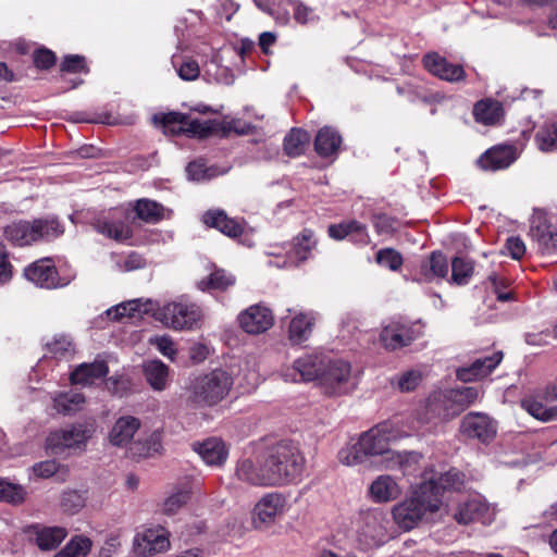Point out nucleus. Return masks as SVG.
<instances>
[{"instance_id":"obj_1","label":"nucleus","mask_w":557,"mask_h":557,"mask_svg":"<svg viewBox=\"0 0 557 557\" xmlns=\"http://www.w3.org/2000/svg\"><path fill=\"white\" fill-rule=\"evenodd\" d=\"M406 436L394 423L384 421L363 432L351 446L339 450L338 458L343 465L356 466L364 462L367 458L386 453L391 443Z\"/></svg>"},{"instance_id":"obj_2","label":"nucleus","mask_w":557,"mask_h":557,"mask_svg":"<svg viewBox=\"0 0 557 557\" xmlns=\"http://www.w3.org/2000/svg\"><path fill=\"white\" fill-rule=\"evenodd\" d=\"M64 224L58 216L47 215L33 221L14 222L4 228V236L13 245L23 247L38 242H52L64 234Z\"/></svg>"},{"instance_id":"obj_3","label":"nucleus","mask_w":557,"mask_h":557,"mask_svg":"<svg viewBox=\"0 0 557 557\" xmlns=\"http://www.w3.org/2000/svg\"><path fill=\"white\" fill-rule=\"evenodd\" d=\"M431 485L421 484L412 496L394 506L392 510L395 523L404 531H410L426 516L438 511L440 497L431 495Z\"/></svg>"},{"instance_id":"obj_4","label":"nucleus","mask_w":557,"mask_h":557,"mask_svg":"<svg viewBox=\"0 0 557 557\" xmlns=\"http://www.w3.org/2000/svg\"><path fill=\"white\" fill-rule=\"evenodd\" d=\"M232 375L223 369L194 377L187 387L188 398L199 406H214L223 400L233 386Z\"/></svg>"},{"instance_id":"obj_5","label":"nucleus","mask_w":557,"mask_h":557,"mask_svg":"<svg viewBox=\"0 0 557 557\" xmlns=\"http://www.w3.org/2000/svg\"><path fill=\"white\" fill-rule=\"evenodd\" d=\"M268 458L276 485L297 480L305 470V457L298 446L290 442L283 441L275 445Z\"/></svg>"},{"instance_id":"obj_6","label":"nucleus","mask_w":557,"mask_h":557,"mask_svg":"<svg viewBox=\"0 0 557 557\" xmlns=\"http://www.w3.org/2000/svg\"><path fill=\"white\" fill-rule=\"evenodd\" d=\"M140 428V420L133 416L120 417L113 424L109 441L117 447L129 446L132 456L147 457L156 450V437L151 436L146 442L137 441L132 443L135 434Z\"/></svg>"},{"instance_id":"obj_7","label":"nucleus","mask_w":557,"mask_h":557,"mask_svg":"<svg viewBox=\"0 0 557 557\" xmlns=\"http://www.w3.org/2000/svg\"><path fill=\"white\" fill-rule=\"evenodd\" d=\"M388 520L380 509L362 511L357 521V541L363 549L377 547L388 539Z\"/></svg>"},{"instance_id":"obj_8","label":"nucleus","mask_w":557,"mask_h":557,"mask_svg":"<svg viewBox=\"0 0 557 557\" xmlns=\"http://www.w3.org/2000/svg\"><path fill=\"white\" fill-rule=\"evenodd\" d=\"M154 317L174 330H188L201 318L198 306L184 300L171 301L159 308Z\"/></svg>"},{"instance_id":"obj_9","label":"nucleus","mask_w":557,"mask_h":557,"mask_svg":"<svg viewBox=\"0 0 557 557\" xmlns=\"http://www.w3.org/2000/svg\"><path fill=\"white\" fill-rule=\"evenodd\" d=\"M320 385L324 394L329 396H339L351 392L356 384L351 379L350 364L344 360H327Z\"/></svg>"},{"instance_id":"obj_10","label":"nucleus","mask_w":557,"mask_h":557,"mask_svg":"<svg viewBox=\"0 0 557 557\" xmlns=\"http://www.w3.org/2000/svg\"><path fill=\"white\" fill-rule=\"evenodd\" d=\"M286 498L282 493L264 494L253 507L252 522L256 529H268L280 519L286 510Z\"/></svg>"},{"instance_id":"obj_11","label":"nucleus","mask_w":557,"mask_h":557,"mask_svg":"<svg viewBox=\"0 0 557 557\" xmlns=\"http://www.w3.org/2000/svg\"><path fill=\"white\" fill-rule=\"evenodd\" d=\"M25 276L36 286L52 289L64 287L71 283L73 276L60 277L58 270L50 258H44L29 264L25 271Z\"/></svg>"},{"instance_id":"obj_12","label":"nucleus","mask_w":557,"mask_h":557,"mask_svg":"<svg viewBox=\"0 0 557 557\" xmlns=\"http://www.w3.org/2000/svg\"><path fill=\"white\" fill-rule=\"evenodd\" d=\"M460 433L483 444L491 443L497 433V423L485 413L469 412L460 422Z\"/></svg>"},{"instance_id":"obj_13","label":"nucleus","mask_w":557,"mask_h":557,"mask_svg":"<svg viewBox=\"0 0 557 557\" xmlns=\"http://www.w3.org/2000/svg\"><path fill=\"white\" fill-rule=\"evenodd\" d=\"M236 478L252 486H275L274 475L271 472L268 456L263 459H244L235 470Z\"/></svg>"},{"instance_id":"obj_14","label":"nucleus","mask_w":557,"mask_h":557,"mask_svg":"<svg viewBox=\"0 0 557 557\" xmlns=\"http://www.w3.org/2000/svg\"><path fill=\"white\" fill-rule=\"evenodd\" d=\"M169 547V533L163 528L144 529L133 540V550L138 557H150L168 550Z\"/></svg>"},{"instance_id":"obj_15","label":"nucleus","mask_w":557,"mask_h":557,"mask_svg":"<svg viewBox=\"0 0 557 557\" xmlns=\"http://www.w3.org/2000/svg\"><path fill=\"white\" fill-rule=\"evenodd\" d=\"M92 429L86 424H73L69 428L51 432L47 437V446L54 454L65 448L81 447L91 436Z\"/></svg>"},{"instance_id":"obj_16","label":"nucleus","mask_w":557,"mask_h":557,"mask_svg":"<svg viewBox=\"0 0 557 557\" xmlns=\"http://www.w3.org/2000/svg\"><path fill=\"white\" fill-rule=\"evenodd\" d=\"M326 359L319 355H306L295 360L292 370L285 373V377L294 382H310L321 380Z\"/></svg>"},{"instance_id":"obj_17","label":"nucleus","mask_w":557,"mask_h":557,"mask_svg":"<svg viewBox=\"0 0 557 557\" xmlns=\"http://www.w3.org/2000/svg\"><path fill=\"white\" fill-rule=\"evenodd\" d=\"M201 221L208 227L215 228L230 238L242 236L246 226L244 219L231 218L222 209L206 211L201 216Z\"/></svg>"},{"instance_id":"obj_18","label":"nucleus","mask_w":557,"mask_h":557,"mask_svg":"<svg viewBox=\"0 0 557 557\" xmlns=\"http://www.w3.org/2000/svg\"><path fill=\"white\" fill-rule=\"evenodd\" d=\"M240 327L248 334H261L273 325V314L262 305H252L240 312L238 318Z\"/></svg>"},{"instance_id":"obj_19","label":"nucleus","mask_w":557,"mask_h":557,"mask_svg":"<svg viewBox=\"0 0 557 557\" xmlns=\"http://www.w3.org/2000/svg\"><path fill=\"white\" fill-rule=\"evenodd\" d=\"M453 516L460 524H469L473 521L487 523L492 518L490 506L478 495L460 500Z\"/></svg>"},{"instance_id":"obj_20","label":"nucleus","mask_w":557,"mask_h":557,"mask_svg":"<svg viewBox=\"0 0 557 557\" xmlns=\"http://www.w3.org/2000/svg\"><path fill=\"white\" fill-rule=\"evenodd\" d=\"M125 219L126 214L123 211L112 210L108 216L99 218L95 222V228L108 238L123 242L133 236V230Z\"/></svg>"},{"instance_id":"obj_21","label":"nucleus","mask_w":557,"mask_h":557,"mask_svg":"<svg viewBox=\"0 0 557 557\" xmlns=\"http://www.w3.org/2000/svg\"><path fill=\"white\" fill-rule=\"evenodd\" d=\"M423 65L433 75L448 82H457L465 76V71L461 65L448 62L436 52L424 55Z\"/></svg>"},{"instance_id":"obj_22","label":"nucleus","mask_w":557,"mask_h":557,"mask_svg":"<svg viewBox=\"0 0 557 557\" xmlns=\"http://www.w3.org/2000/svg\"><path fill=\"white\" fill-rule=\"evenodd\" d=\"M25 532L32 542H35L41 550L57 548L66 537V530L61 527L29 525Z\"/></svg>"},{"instance_id":"obj_23","label":"nucleus","mask_w":557,"mask_h":557,"mask_svg":"<svg viewBox=\"0 0 557 557\" xmlns=\"http://www.w3.org/2000/svg\"><path fill=\"white\" fill-rule=\"evenodd\" d=\"M448 270L449 263L446 256L441 251H433L429 259L421 262L414 280L430 283L437 278H446Z\"/></svg>"},{"instance_id":"obj_24","label":"nucleus","mask_w":557,"mask_h":557,"mask_svg":"<svg viewBox=\"0 0 557 557\" xmlns=\"http://www.w3.org/2000/svg\"><path fill=\"white\" fill-rule=\"evenodd\" d=\"M517 159L516 148L511 145L492 147L478 160L483 170L497 171L508 168Z\"/></svg>"},{"instance_id":"obj_25","label":"nucleus","mask_w":557,"mask_h":557,"mask_svg":"<svg viewBox=\"0 0 557 557\" xmlns=\"http://www.w3.org/2000/svg\"><path fill=\"white\" fill-rule=\"evenodd\" d=\"M503 360V352L495 351L490 356L475 359L470 367L457 371V377L470 382L490 374Z\"/></svg>"},{"instance_id":"obj_26","label":"nucleus","mask_w":557,"mask_h":557,"mask_svg":"<svg viewBox=\"0 0 557 557\" xmlns=\"http://www.w3.org/2000/svg\"><path fill=\"white\" fill-rule=\"evenodd\" d=\"M381 342L391 350L408 346L416 338L412 327L398 322H392L381 332Z\"/></svg>"},{"instance_id":"obj_27","label":"nucleus","mask_w":557,"mask_h":557,"mask_svg":"<svg viewBox=\"0 0 557 557\" xmlns=\"http://www.w3.org/2000/svg\"><path fill=\"white\" fill-rule=\"evenodd\" d=\"M236 283V277L231 272L212 265L208 276L197 282V288L201 292H225Z\"/></svg>"},{"instance_id":"obj_28","label":"nucleus","mask_w":557,"mask_h":557,"mask_svg":"<svg viewBox=\"0 0 557 557\" xmlns=\"http://www.w3.org/2000/svg\"><path fill=\"white\" fill-rule=\"evenodd\" d=\"M194 449L209 466H221L225 462L228 456L225 444L215 437L195 444Z\"/></svg>"},{"instance_id":"obj_29","label":"nucleus","mask_w":557,"mask_h":557,"mask_svg":"<svg viewBox=\"0 0 557 557\" xmlns=\"http://www.w3.org/2000/svg\"><path fill=\"white\" fill-rule=\"evenodd\" d=\"M341 145V134L330 126H324L319 129L314 138V150L321 158H327L337 154Z\"/></svg>"},{"instance_id":"obj_30","label":"nucleus","mask_w":557,"mask_h":557,"mask_svg":"<svg viewBox=\"0 0 557 557\" xmlns=\"http://www.w3.org/2000/svg\"><path fill=\"white\" fill-rule=\"evenodd\" d=\"M369 493L375 503H387L396 499L400 490L392 476L380 475L371 483Z\"/></svg>"},{"instance_id":"obj_31","label":"nucleus","mask_w":557,"mask_h":557,"mask_svg":"<svg viewBox=\"0 0 557 557\" xmlns=\"http://www.w3.org/2000/svg\"><path fill=\"white\" fill-rule=\"evenodd\" d=\"M109 372L104 361H95L92 363H83L71 374V381L74 384L90 385L96 380L104 377Z\"/></svg>"},{"instance_id":"obj_32","label":"nucleus","mask_w":557,"mask_h":557,"mask_svg":"<svg viewBox=\"0 0 557 557\" xmlns=\"http://www.w3.org/2000/svg\"><path fill=\"white\" fill-rule=\"evenodd\" d=\"M315 323L313 313H299L295 315L288 329V338L293 344L299 345L306 342L311 333Z\"/></svg>"},{"instance_id":"obj_33","label":"nucleus","mask_w":557,"mask_h":557,"mask_svg":"<svg viewBox=\"0 0 557 557\" xmlns=\"http://www.w3.org/2000/svg\"><path fill=\"white\" fill-rule=\"evenodd\" d=\"M144 375L149 385L158 392L164 391L169 383V367L161 360H149L143 364Z\"/></svg>"},{"instance_id":"obj_34","label":"nucleus","mask_w":557,"mask_h":557,"mask_svg":"<svg viewBox=\"0 0 557 557\" xmlns=\"http://www.w3.org/2000/svg\"><path fill=\"white\" fill-rule=\"evenodd\" d=\"M473 114L476 122L485 125H494L502 120L504 115V108L497 100H481L475 103Z\"/></svg>"},{"instance_id":"obj_35","label":"nucleus","mask_w":557,"mask_h":557,"mask_svg":"<svg viewBox=\"0 0 557 557\" xmlns=\"http://www.w3.org/2000/svg\"><path fill=\"white\" fill-rule=\"evenodd\" d=\"M135 219H139L145 223L154 224L163 219L164 208L157 201L143 198L135 201L133 206Z\"/></svg>"},{"instance_id":"obj_36","label":"nucleus","mask_w":557,"mask_h":557,"mask_svg":"<svg viewBox=\"0 0 557 557\" xmlns=\"http://www.w3.org/2000/svg\"><path fill=\"white\" fill-rule=\"evenodd\" d=\"M218 120H199L190 114L185 115V133L187 137L206 139L216 135Z\"/></svg>"},{"instance_id":"obj_37","label":"nucleus","mask_w":557,"mask_h":557,"mask_svg":"<svg viewBox=\"0 0 557 557\" xmlns=\"http://www.w3.org/2000/svg\"><path fill=\"white\" fill-rule=\"evenodd\" d=\"M451 275L447 280L449 284L457 286L468 285L474 274V262L466 257H454L450 261Z\"/></svg>"},{"instance_id":"obj_38","label":"nucleus","mask_w":557,"mask_h":557,"mask_svg":"<svg viewBox=\"0 0 557 557\" xmlns=\"http://www.w3.org/2000/svg\"><path fill=\"white\" fill-rule=\"evenodd\" d=\"M531 235L539 244L540 250L545 255L557 251V232L546 223H540L531 228Z\"/></svg>"},{"instance_id":"obj_39","label":"nucleus","mask_w":557,"mask_h":557,"mask_svg":"<svg viewBox=\"0 0 557 557\" xmlns=\"http://www.w3.org/2000/svg\"><path fill=\"white\" fill-rule=\"evenodd\" d=\"M465 482V474L456 469H450L445 473H442L437 479H432L425 484H430L431 495L438 497L441 490H459Z\"/></svg>"},{"instance_id":"obj_40","label":"nucleus","mask_w":557,"mask_h":557,"mask_svg":"<svg viewBox=\"0 0 557 557\" xmlns=\"http://www.w3.org/2000/svg\"><path fill=\"white\" fill-rule=\"evenodd\" d=\"M185 115L181 112L156 114L153 121L159 124L165 135L177 136L185 133Z\"/></svg>"},{"instance_id":"obj_41","label":"nucleus","mask_w":557,"mask_h":557,"mask_svg":"<svg viewBox=\"0 0 557 557\" xmlns=\"http://www.w3.org/2000/svg\"><path fill=\"white\" fill-rule=\"evenodd\" d=\"M84 404V395L75 391L61 393L53 398L54 409L62 414H72L79 411Z\"/></svg>"},{"instance_id":"obj_42","label":"nucleus","mask_w":557,"mask_h":557,"mask_svg":"<svg viewBox=\"0 0 557 557\" xmlns=\"http://www.w3.org/2000/svg\"><path fill=\"white\" fill-rule=\"evenodd\" d=\"M310 143V135L301 128H293L284 138V150L289 157L302 154Z\"/></svg>"},{"instance_id":"obj_43","label":"nucleus","mask_w":557,"mask_h":557,"mask_svg":"<svg viewBox=\"0 0 557 557\" xmlns=\"http://www.w3.org/2000/svg\"><path fill=\"white\" fill-rule=\"evenodd\" d=\"M479 398V391L473 386H461L453 388L447 393V399L451 401L454 412H460L475 403Z\"/></svg>"},{"instance_id":"obj_44","label":"nucleus","mask_w":557,"mask_h":557,"mask_svg":"<svg viewBox=\"0 0 557 557\" xmlns=\"http://www.w3.org/2000/svg\"><path fill=\"white\" fill-rule=\"evenodd\" d=\"M171 62L178 77L183 81H196L200 75L198 62L190 57L173 55Z\"/></svg>"},{"instance_id":"obj_45","label":"nucleus","mask_w":557,"mask_h":557,"mask_svg":"<svg viewBox=\"0 0 557 557\" xmlns=\"http://www.w3.org/2000/svg\"><path fill=\"white\" fill-rule=\"evenodd\" d=\"M92 541L86 536H74L54 557H86Z\"/></svg>"},{"instance_id":"obj_46","label":"nucleus","mask_w":557,"mask_h":557,"mask_svg":"<svg viewBox=\"0 0 557 557\" xmlns=\"http://www.w3.org/2000/svg\"><path fill=\"white\" fill-rule=\"evenodd\" d=\"M535 140L542 151L557 150V122H546L536 133Z\"/></svg>"},{"instance_id":"obj_47","label":"nucleus","mask_w":557,"mask_h":557,"mask_svg":"<svg viewBox=\"0 0 557 557\" xmlns=\"http://www.w3.org/2000/svg\"><path fill=\"white\" fill-rule=\"evenodd\" d=\"M380 456L383 457L382 462L386 469H395L397 467H404L409 462H417L420 458V455L418 453H414V451L399 453V451L391 450L388 447H387L386 453L381 454Z\"/></svg>"},{"instance_id":"obj_48","label":"nucleus","mask_w":557,"mask_h":557,"mask_svg":"<svg viewBox=\"0 0 557 557\" xmlns=\"http://www.w3.org/2000/svg\"><path fill=\"white\" fill-rule=\"evenodd\" d=\"M25 490L17 484L0 480V502L11 505H20L25 499Z\"/></svg>"},{"instance_id":"obj_49","label":"nucleus","mask_w":557,"mask_h":557,"mask_svg":"<svg viewBox=\"0 0 557 557\" xmlns=\"http://www.w3.org/2000/svg\"><path fill=\"white\" fill-rule=\"evenodd\" d=\"M218 124L216 135L221 137H226L232 132L237 135H247L252 131V125L240 119L218 121Z\"/></svg>"},{"instance_id":"obj_50","label":"nucleus","mask_w":557,"mask_h":557,"mask_svg":"<svg viewBox=\"0 0 557 557\" xmlns=\"http://www.w3.org/2000/svg\"><path fill=\"white\" fill-rule=\"evenodd\" d=\"M315 247L313 232L304 230L302 233L294 239L295 255L300 261L309 258L311 250Z\"/></svg>"},{"instance_id":"obj_51","label":"nucleus","mask_w":557,"mask_h":557,"mask_svg":"<svg viewBox=\"0 0 557 557\" xmlns=\"http://www.w3.org/2000/svg\"><path fill=\"white\" fill-rule=\"evenodd\" d=\"M47 349L55 359L67 358L74 354V345L66 336L55 337L47 344Z\"/></svg>"},{"instance_id":"obj_52","label":"nucleus","mask_w":557,"mask_h":557,"mask_svg":"<svg viewBox=\"0 0 557 557\" xmlns=\"http://www.w3.org/2000/svg\"><path fill=\"white\" fill-rule=\"evenodd\" d=\"M528 412L535 419L547 422L557 420V406L547 407L540 401H529L525 404Z\"/></svg>"},{"instance_id":"obj_53","label":"nucleus","mask_w":557,"mask_h":557,"mask_svg":"<svg viewBox=\"0 0 557 557\" xmlns=\"http://www.w3.org/2000/svg\"><path fill=\"white\" fill-rule=\"evenodd\" d=\"M376 262L392 271H397L403 264V257L393 248H383L376 253Z\"/></svg>"},{"instance_id":"obj_54","label":"nucleus","mask_w":557,"mask_h":557,"mask_svg":"<svg viewBox=\"0 0 557 557\" xmlns=\"http://www.w3.org/2000/svg\"><path fill=\"white\" fill-rule=\"evenodd\" d=\"M190 499L189 491H177L170 495L163 504V511L166 515H174Z\"/></svg>"},{"instance_id":"obj_55","label":"nucleus","mask_w":557,"mask_h":557,"mask_svg":"<svg viewBox=\"0 0 557 557\" xmlns=\"http://www.w3.org/2000/svg\"><path fill=\"white\" fill-rule=\"evenodd\" d=\"M61 72L67 73H88V66L86 64L85 57L79 54H69L65 55L61 65Z\"/></svg>"},{"instance_id":"obj_56","label":"nucleus","mask_w":557,"mask_h":557,"mask_svg":"<svg viewBox=\"0 0 557 557\" xmlns=\"http://www.w3.org/2000/svg\"><path fill=\"white\" fill-rule=\"evenodd\" d=\"M372 223L379 235H391L396 231V220L385 213L373 214Z\"/></svg>"},{"instance_id":"obj_57","label":"nucleus","mask_w":557,"mask_h":557,"mask_svg":"<svg viewBox=\"0 0 557 557\" xmlns=\"http://www.w3.org/2000/svg\"><path fill=\"white\" fill-rule=\"evenodd\" d=\"M491 283V288L494 294H496L497 300L502 302L510 301L513 299V294L511 292H504L503 288H506V281L499 277L496 273H492L487 277Z\"/></svg>"},{"instance_id":"obj_58","label":"nucleus","mask_w":557,"mask_h":557,"mask_svg":"<svg viewBox=\"0 0 557 557\" xmlns=\"http://www.w3.org/2000/svg\"><path fill=\"white\" fill-rule=\"evenodd\" d=\"M150 344L153 345L163 356L174 360L177 351L175 344L170 336H154L150 338Z\"/></svg>"},{"instance_id":"obj_59","label":"nucleus","mask_w":557,"mask_h":557,"mask_svg":"<svg viewBox=\"0 0 557 557\" xmlns=\"http://www.w3.org/2000/svg\"><path fill=\"white\" fill-rule=\"evenodd\" d=\"M421 382V373L416 370L405 372L398 377L397 385L401 392L413 391Z\"/></svg>"},{"instance_id":"obj_60","label":"nucleus","mask_w":557,"mask_h":557,"mask_svg":"<svg viewBox=\"0 0 557 557\" xmlns=\"http://www.w3.org/2000/svg\"><path fill=\"white\" fill-rule=\"evenodd\" d=\"M348 237L357 244L368 245L370 243V236L367 231V226L358 221H350L348 228Z\"/></svg>"},{"instance_id":"obj_61","label":"nucleus","mask_w":557,"mask_h":557,"mask_svg":"<svg viewBox=\"0 0 557 557\" xmlns=\"http://www.w3.org/2000/svg\"><path fill=\"white\" fill-rule=\"evenodd\" d=\"M136 310V301H128L126 304L117 305L113 308L107 310V315L109 319L117 321L123 317H132L133 311Z\"/></svg>"},{"instance_id":"obj_62","label":"nucleus","mask_w":557,"mask_h":557,"mask_svg":"<svg viewBox=\"0 0 557 557\" xmlns=\"http://www.w3.org/2000/svg\"><path fill=\"white\" fill-rule=\"evenodd\" d=\"M84 506L83 498L76 492H67L62 496V507L71 513L77 512Z\"/></svg>"},{"instance_id":"obj_63","label":"nucleus","mask_w":557,"mask_h":557,"mask_svg":"<svg viewBox=\"0 0 557 557\" xmlns=\"http://www.w3.org/2000/svg\"><path fill=\"white\" fill-rule=\"evenodd\" d=\"M505 248L508 251L509 256L513 259L519 260L525 253V245L520 237L511 236L507 238Z\"/></svg>"},{"instance_id":"obj_64","label":"nucleus","mask_w":557,"mask_h":557,"mask_svg":"<svg viewBox=\"0 0 557 557\" xmlns=\"http://www.w3.org/2000/svg\"><path fill=\"white\" fill-rule=\"evenodd\" d=\"M34 63L38 69L48 70L55 63V55L48 49H39L34 54Z\"/></svg>"}]
</instances>
